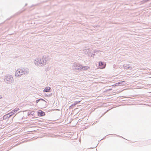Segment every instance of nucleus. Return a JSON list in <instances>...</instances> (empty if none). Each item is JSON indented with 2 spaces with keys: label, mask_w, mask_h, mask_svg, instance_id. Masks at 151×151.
Returning a JSON list of instances; mask_svg holds the SVG:
<instances>
[{
  "label": "nucleus",
  "mask_w": 151,
  "mask_h": 151,
  "mask_svg": "<svg viewBox=\"0 0 151 151\" xmlns=\"http://www.w3.org/2000/svg\"><path fill=\"white\" fill-rule=\"evenodd\" d=\"M80 102V101H79L78 102L79 103V102Z\"/></svg>",
  "instance_id": "obj_13"
},
{
  "label": "nucleus",
  "mask_w": 151,
  "mask_h": 151,
  "mask_svg": "<svg viewBox=\"0 0 151 151\" xmlns=\"http://www.w3.org/2000/svg\"><path fill=\"white\" fill-rule=\"evenodd\" d=\"M106 65V64L104 62H100L99 63V66L101 69L104 68Z\"/></svg>",
  "instance_id": "obj_3"
},
{
  "label": "nucleus",
  "mask_w": 151,
  "mask_h": 151,
  "mask_svg": "<svg viewBox=\"0 0 151 151\" xmlns=\"http://www.w3.org/2000/svg\"><path fill=\"white\" fill-rule=\"evenodd\" d=\"M38 115L40 116H44L45 115V113L42 110H39L38 112Z\"/></svg>",
  "instance_id": "obj_4"
},
{
  "label": "nucleus",
  "mask_w": 151,
  "mask_h": 151,
  "mask_svg": "<svg viewBox=\"0 0 151 151\" xmlns=\"http://www.w3.org/2000/svg\"><path fill=\"white\" fill-rule=\"evenodd\" d=\"M75 103H76L74 105H75L76 104L78 103L77 102H76Z\"/></svg>",
  "instance_id": "obj_11"
},
{
  "label": "nucleus",
  "mask_w": 151,
  "mask_h": 151,
  "mask_svg": "<svg viewBox=\"0 0 151 151\" xmlns=\"http://www.w3.org/2000/svg\"><path fill=\"white\" fill-rule=\"evenodd\" d=\"M23 73V71L22 70L20 69H18L16 72L15 76H19L21 75Z\"/></svg>",
  "instance_id": "obj_2"
},
{
  "label": "nucleus",
  "mask_w": 151,
  "mask_h": 151,
  "mask_svg": "<svg viewBox=\"0 0 151 151\" xmlns=\"http://www.w3.org/2000/svg\"><path fill=\"white\" fill-rule=\"evenodd\" d=\"M17 111V110H13L12 111H13V112H16Z\"/></svg>",
  "instance_id": "obj_10"
},
{
  "label": "nucleus",
  "mask_w": 151,
  "mask_h": 151,
  "mask_svg": "<svg viewBox=\"0 0 151 151\" xmlns=\"http://www.w3.org/2000/svg\"><path fill=\"white\" fill-rule=\"evenodd\" d=\"M124 82H125L124 81L119 82H118V83H116L115 86H120V85H123V83Z\"/></svg>",
  "instance_id": "obj_6"
},
{
  "label": "nucleus",
  "mask_w": 151,
  "mask_h": 151,
  "mask_svg": "<svg viewBox=\"0 0 151 151\" xmlns=\"http://www.w3.org/2000/svg\"><path fill=\"white\" fill-rule=\"evenodd\" d=\"M41 100H43V99H41Z\"/></svg>",
  "instance_id": "obj_12"
},
{
  "label": "nucleus",
  "mask_w": 151,
  "mask_h": 151,
  "mask_svg": "<svg viewBox=\"0 0 151 151\" xmlns=\"http://www.w3.org/2000/svg\"><path fill=\"white\" fill-rule=\"evenodd\" d=\"M89 68L90 67L88 66H84L82 67L81 69L83 70H86Z\"/></svg>",
  "instance_id": "obj_7"
},
{
  "label": "nucleus",
  "mask_w": 151,
  "mask_h": 151,
  "mask_svg": "<svg viewBox=\"0 0 151 151\" xmlns=\"http://www.w3.org/2000/svg\"><path fill=\"white\" fill-rule=\"evenodd\" d=\"M40 100H41L40 99H38V100H37L36 101V103H38Z\"/></svg>",
  "instance_id": "obj_9"
},
{
  "label": "nucleus",
  "mask_w": 151,
  "mask_h": 151,
  "mask_svg": "<svg viewBox=\"0 0 151 151\" xmlns=\"http://www.w3.org/2000/svg\"><path fill=\"white\" fill-rule=\"evenodd\" d=\"M13 79V77L11 76H7L5 77V80L7 83H10L12 82Z\"/></svg>",
  "instance_id": "obj_1"
},
{
  "label": "nucleus",
  "mask_w": 151,
  "mask_h": 151,
  "mask_svg": "<svg viewBox=\"0 0 151 151\" xmlns=\"http://www.w3.org/2000/svg\"><path fill=\"white\" fill-rule=\"evenodd\" d=\"M44 59H45V58L44 57H43V58H42V59H41L40 60V61H39V60H38V61L39 62V63L40 64L41 63L42 64H44L46 63L45 62V63L44 62Z\"/></svg>",
  "instance_id": "obj_8"
},
{
  "label": "nucleus",
  "mask_w": 151,
  "mask_h": 151,
  "mask_svg": "<svg viewBox=\"0 0 151 151\" xmlns=\"http://www.w3.org/2000/svg\"><path fill=\"white\" fill-rule=\"evenodd\" d=\"M1 97L0 98H1Z\"/></svg>",
  "instance_id": "obj_14"
},
{
  "label": "nucleus",
  "mask_w": 151,
  "mask_h": 151,
  "mask_svg": "<svg viewBox=\"0 0 151 151\" xmlns=\"http://www.w3.org/2000/svg\"><path fill=\"white\" fill-rule=\"evenodd\" d=\"M50 89V87H47L45 88V89L43 90V92H49Z\"/></svg>",
  "instance_id": "obj_5"
}]
</instances>
